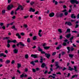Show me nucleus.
Here are the masks:
<instances>
[{"label": "nucleus", "mask_w": 79, "mask_h": 79, "mask_svg": "<svg viewBox=\"0 0 79 79\" xmlns=\"http://www.w3.org/2000/svg\"><path fill=\"white\" fill-rule=\"evenodd\" d=\"M63 45H64V46H66V43H63Z\"/></svg>", "instance_id": "nucleus-36"}, {"label": "nucleus", "mask_w": 79, "mask_h": 79, "mask_svg": "<svg viewBox=\"0 0 79 79\" xmlns=\"http://www.w3.org/2000/svg\"><path fill=\"white\" fill-rule=\"evenodd\" d=\"M31 64H33V66H34L35 65V64H34V61H32L31 62Z\"/></svg>", "instance_id": "nucleus-31"}, {"label": "nucleus", "mask_w": 79, "mask_h": 79, "mask_svg": "<svg viewBox=\"0 0 79 79\" xmlns=\"http://www.w3.org/2000/svg\"><path fill=\"white\" fill-rule=\"evenodd\" d=\"M20 45H21V46H22L23 47H24L25 45L22 42H20L19 43Z\"/></svg>", "instance_id": "nucleus-18"}, {"label": "nucleus", "mask_w": 79, "mask_h": 79, "mask_svg": "<svg viewBox=\"0 0 79 79\" xmlns=\"http://www.w3.org/2000/svg\"><path fill=\"white\" fill-rule=\"evenodd\" d=\"M50 13L49 10H47V11L45 12V13H47V14H48Z\"/></svg>", "instance_id": "nucleus-32"}, {"label": "nucleus", "mask_w": 79, "mask_h": 79, "mask_svg": "<svg viewBox=\"0 0 79 79\" xmlns=\"http://www.w3.org/2000/svg\"><path fill=\"white\" fill-rule=\"evenodd\" d=\"M71 17L72 18H74L75 19L76 18V16L74 15V14H72Z\"/></svg>", "instance_id": "nucleus-19"}, {"label": "nucleus", "mask_w": 79, "mask_h": 79, "mask_svg": "<svg viewBox=\"0 0 79 79\" xmlns=\"http://www.w3.org/2000/svg\"><path fill=\"white\" fill-rule=\"evenodd\" d=\"M48 73V71L46 70L45 71V72L44 73V74H47Z\"/></svg>", "instance_id": "nucleus-58"}, {"label": "nucleus", "mask_w": 79, "mask_h": 79, "mask_svg": "<svg viewBox=\"0 0 79 79\" xmlns=\"http://www.w3.org/2000/svg\"><path fill=\"white\" fill-rule=\"evenodd\" d=\"M58 31L60 32V33H62V31H61V29H58Z\"/></svg>", "instance_id": "nucleus-24"}, {"label": "nucleus", "mask_w": 79, "mask_h": 79, "mask_svg": "<svg viewBox=\"0 0 79 79\" xmlns=\"http://www.w3.org/2000/svg\"><path fill=\"white\" fill-rule=\"evenodd\" d=\"M17 66L18 69H19V68H20L21 67V64H18Z\"/></svg>", "instance_id": "nucleus-12"}, {"label": "nucleus", "mask_w": 79, "mask_h": 79, "mask_svg": "<svg viewBox=\"0 0 79 79\" xmlns=\"http://www.w3.org/2000/svg\"><path fill=\"white\" fill-rule=\"evenodd\" d=\"M70 3L72 4H74V3H76V4H78L79 2L77 1V0H70Z\"/></svg>", "instance_id": "nucleus-1"}, {"label": "nucleus", "mask_w": 79, "mask_h": 79, "mask_svg": "<svg viewBox=\"0 0 79 79\" xmlns=\"http://www.w3.org/2000/svg\"><path fill=\"white\" fill-rule=\"evenodd\" d=\"M74 50V48H73V47H71V51H73V50Z\"/></svg>", "instance_id": "nucleus-38"}, {"label": "nucleus", "mask_w": 79, "mask_h": 79, "mask_svg": "<svg viewBox=\"0 0 79 79\" xmlns=\"http://www.w3.org/2000/svg\"><path fill=\"white\" fill-rule=\"evenodd\" d=\"M16 42V40H14L12 41V42H13V43H15Z\"/></svg>", "instance_id": "nucleus-50"}, {"label": "nucleus", "mask_w": 79, "mask_h": 79, "mask_svg": "<svg viewBox=\"0 0 79 79\" xmlns=\"http://www.w3.org/2000/svg\"><path fill=\"white\" fill-rule=\"evenodd\" d=\"M55 66L56 67V68H55L56 69H57L58 68H59V69H61V67H60V66H59V63L58 62H57L55 63Z\"/></svg>", "instance_id": "nucleus-2"}, {"label": "nucleus", "mask_w": 79, "mask_h": 79, "mask_svg": "<svg viewBox=\"0 0 79 79\" xmlns=\"http://www.w3.org/2000/svg\"><path fill=\"white\" fill-rule=\"evenodd\" d=\"M72 32H74L75 33H77V31H72Z\"/></svg>", "instance_id": "nucleus-60"}, {"label": "nucleus", "mask_w": 79, "mask_h": 79, "mask_svg": "<svg viewBox=\"0 0 79 79\" xmlns=\"http://www.w3.org/2000/svg\"><path fill=\"white\" fill-rule=\"evenodd\" d=\"M28 71V69L27 68H26L25 70V72H27Z\"/></svg>", "instance_id": "nucleus-59"}, {"label": "nucleus", "mask_w": 79, "mask_h": 79, "mask_svg": "<svg viewBox=\"0 0 79 79\" xmlns=\"http://www.w3.org/2000/svg\"><path fill=\"white\" fill-rule=\"evenodd\" d=\"M29 17L28 16H25L24 17V19H26V18H27Z\"/></svg>", "instance_id": "nucleus-52"}, {"label": "nucleus", "mask_w": 79, "mask_h": 79, "mask_svg": "<svg viewBox=\"0 0 79 79\" xmlns=\"http://www.w3.org/2000/svg\"><path fill=\"white\" fill-rule=\"evenodd\" d=\"M78 26H79V25H78L77 24H76L75 27V28H77V27H78Z\"/></svg>", "instance_id": "nucleus-43"}, {"label": "nucleus", "mask_w": 79, "mask_h": 79, "mask_svg": "<svg viewBox=\"0 0 79 79\" xmlns=\"http://www.w3.org/2000/svg\"><path fill=\"white\" fill-rule=\"evenodd\" d=\"M54 15H55V14L53 12H52L49 14L50 17H53Z\"/></svg>", "instance_id": "nucleus-6"}, {"label": "nucleus", "mask_w": 79, "mask_h": 79, "mask_svg": "<svg viewBox=\"0 0 79 79\" xmlns=\"http://www.w3.org/2000/svg\"><path fill=\"white\" fill-rule=\"evenodd\" d=\"M23 26L26 28L27 27V25L26 24H24L23 25Z\"/></svg>", "instance_id": "nucleus-40"}, {"label": "nucleus", "mask_w": 79, "mask_h": 79, "mask_svg": "<svg viewBox=\"0 0 79 79\" xmlns=\"http://www.w3.org/2000/svg\"><path fill=\"white\" fill-rule=\"evenodd\" d=\"M49 48H50V47L45 46L44 47V49H45L46 50H47Z\"/></svg>", "instance_id": "nucleus-20"}, {"label": "nucleus", "mask_w": 79, "mask_h": 79, "mask_svg": "<svg viewBox=\"0 0 79 79\" xmlns=\"http://www.w3.org/2000/svg\"><path fill=\"white\" fill-rule=\"evenodd\" d=\"M16 36H17L18 38H19V39H21V36L19 35V34L18 33H16Z\"/></svg>", "instance_id": "nucleus-9"}, {"label": "nucleus", "mask_w": 79, "mask_h": 79, "mask_svg": "<svg viewBox=\"0 0 79 79\" xmlns=\"http://www.w3.org/2000/svg\"><path fill=\"white\" fill-rule=\"evenodd\" d=\"M15 26H13L12 27V29H15Z\"/></svg>", "instance_id": "nucleus-64"}, {"label": "nucleus", "mask_w": 79, "mask_h": 79, "mask_svg": "<svg viewBox=\"0 0 79 79\" xmlns=\"http://www.w3.org/2000/svg\"><path fill=\"white\" fill-rule=\"evenodd\" d=\"M69 56L70 58H73V54H69Z\"/></svg>", "instance_id": "nucleus-25"}, {"label": "nucleus", "mask_w": 79, "mask_h": 79, "mask_svg": "<svg viewBox=\"0 0 79 79\" xmlns=\"http://www.w3.org/2000/svg\"><path fill=\"white\" fill-rule=\"evenodd\" d=\"M41 53H42V54H45V52L43 51H42L41 52Z\"/></svg>", "instance_id": "nucleus-29"}, {"label": "nucleus", "mask_w": 79, "mask_h": 79, "mask_svg": "<svg viewBox=\"0 0 79 79\" xmlns=\"http://www.w3.org/2000/svg\"><path fill=\"white\" fill-rule=\"evenodd\" d=\"M4 55L3 54V53H1L0 54V57L2 56H3Z\"/></svg>", "instance_id": "nucleus-35"}, {"label": "nucleus", "mask_w": 79, "mask_h": 79, "mask_svg": "<svg viewBox=\"0 0 79 79\" xmlns=\"http://www.w3.org/2000/svg\"><path fill=\"white\" fill-rule=\"evenodd\" d=\"M21 35L24 36L25 35L24 33H23V32L21 33Z\"/></svg>", "instance_id": "nucleus-42"}, {"label": "nucleus", "mask_w": 79, "mask_h": 79, "mask_svg": "<svg viewBox=\"0 0 79 79\" xmlns=\"http://www.w3.org/2000/svg\"><path fill=\"white\" fill-rule=\"evenodd\" d=\"M38 35L40 37H42V35L40 33H38Z\"/></svg>", "instance_id": "nucleus-55"}, {"label": "nucleus", "mask_w": 79, "mask_h": 79, "mask_svg": "<svg viewBox=\"0 0 79 79\" xmlns=\"http://www.w3.org/2000/svg\"><path fill=\"white\" fill-rule=\"evenodd\" d=\"M15 60H13L12 62H11V63L12 64H14V63H15Z\"/></svg>", "instance_id": "nucleus-48"}, {"label": "nucleus", "mask_w": 79, "mask_h": 79, "mask_svg": "<svg viewBox=\"0 0 79 79\" xmlns=\"http://www.w3.org/2000/svg\"><path fill=\"white\" fill-rule=\"evenodd\" d=\"M10 63V60H7L5 62L6 64H9Z\"/></svg>", "instance_id": "nucleus-14"}, {"label": "nucleus", "mask_w": 79, "mask_h": 79, "mask_svg": "<svg viewBox=\"0 0 79 79\" xmlns=\"http://www.w3.org/2000/svg\"><path fill=\"white\" fill-rule=\"evenodd\" d=\"M5 13V10H3L2 11V14H4Z\"/></svg>", "instance_id": "nucleus-41"}, {"label": "nucleus", "mask_w": 79, "mask_h": 79, "mask_svg": "<svg viewBox=\"0 0 79 79\" xmlns=\"http://www.w3.org/2000/svg\"><path fill=\"white\" fill-rule=\"evenodd\" d=\"M10 14L11 15H13V14H14V12H13V11H12L10 13Z\"/></svg>", "instance_id": "nucleus-49"}, {"label": "nucleus", "mask_w": 79, "mask_h": 79, "mask_svg": "<svg viewBox=\"0 0 79 79\" xmlns=\"http://www.w3.org/2000/svg\"><path fill=\"white\" fill-rule=\"evenodd\" d=\"M29 10H35V9H34L32 8H31Z\"/></svg>", "instance_id": "nucleus-57"}, {"label": "nucleus", "mask_w": 79, "mask_h": 79, "mask_svg": "<svg viewBox=\"0 0 79 79\" xmlns=\"http://www.w3.org/2000/svg\"><path fill=\"white\" fill-rule=\"evenodd\" d=\"M37 39V37L36 36H34V37H33V40H35V39Z\"/></svg>", "instance_id": "nucleus-34"}, {"label": "nucleus", "mask_w": 79, "mask_h": 79, "mask_svg": "<svg viewBox=\"0 0 79 79\" xmlns=\"http://www.w3.org/2000/svg\"><path fill=\"white\" fill-rule=\"evenodd\" d=\"M15 47H16V45H15V44H14V45L12 46V48H15Z\"/></svg>", "instance_id": "nucleus-53"}, {"label": "nucleus", "mask_w": 79, "mask_h": 79, "mask_svg": "<svg viewBox=\"0 0 79 79\" xmlns=\"http://www.w3.org/2000/svg\"><path fill=\"white\" fill-rule=\"evenodd\" d=\"M14 53H18V50L17 49H15L13 50Z\"/></svg>", "instance_id": "nucleus-11"}, {"label": "nucleus", "mask_w": 79, "mask_h": 79, "mask_svg": "<svg viewBox=\"0 0 79 79\" xmlns=\"http://www.w3.org/2000/svg\"><path fill=\"white\" fill-rule=\"evenodd\" d=\"M27 42L28 43H29V42H30V38H28L27 39Z\"/></svg>", "instance_id": "nucleus-33"}, {"label": "nucleus", "mask_w": 79, "mask_h": 79, "mask_svg": "<svg viewBox=\"0 0 79 79\" xmlns=\"http://www.w3.org/2000/svg\"><path fill=\"white\" fill-rule=\"evenodd\" d=\"M24 74H22L20 76V77L22 78L24 77Z\"/></svg>", "instance_id": "nucleus-37"}, {"label": "nucleus", "mask_w": 79, "mask_h": 79, "mask_svg": "<svg viewBox=\"0 0 79 79\" xmlns=\"http://www.w3.org/2000/svg\"><path fill=\"white\" fill-rule=\"evenodd\" d=\"M69 68L68 69V70H70V71H73V69H73V68H71V66H69Z\"/></svg>", "instance_id": "nucleus-16"}, {"label": "nucleus", "mask_w": 79, "mask_h": 79, "mask_svg": "<svg viewBox=\"0 0 79 79\" xmlns=\"http://www.w3.org/2000/svg\"><path fill=\"white\" fill-rule=\"evenodd\" d=\"M25 57L26 58H28V55H26L25 56Z\"/></svg>", "instance_id": "nucleus-46"}, {"label": "nucleus", "mask_w": 79, "mask_h": 79, "mask_svg": "<svg viewBox=\"0 0 79 79\" xmlns=\"http://www.w3.org/2000/svg\"><path fill=\"white\" fill-rule=\"evenodd\" d=\"M36 71H39V70L40 69L38 68H36Z\"/></svg>", "instance_id": "nucleus-63"}, {"label": "nucleus", "mask_w": 79, "mask_h": 79, "mask_svg": "<svg viewBox=\"0 0 79 79\" xmlns=\"http://www.w3.org/2000/svg\"><path fill=\"white\" fill-rule=\"evenodd\" d=\"M13 8V5L12 4H10V5H9L7 7V9L10 10H11L12 8Z\"/></svg>", "instance_id": "nucleus-4"}, {"label": "nucleus", "mask_w": 79, "mask_h": 79, "mask_svg": "<svg viewBox=\"0 0 79 79\" xmlns=\"http://www.w3.org/2000/svg\"><path fill=\"white\" fill-rule=\"evenodd\" d=\"M10 47V45L9 44H8L7 45V47H8V48H9Z\"/></svg>", "instance_id": "nucleus-51"}, {"label": "nucleus", "mask_w": 79, "mask_h": 79, "mask_svg": "<svg viewBox=\"0 0 79 79\" xmlns=\"http://www.w3.org/2000/svg\"><path fill=\"white\" fill-rule=\"evenodd\" d=\"M38 50L39 52H42V51H43V50L41 48H40V47H38Z\"/></svg>", "instance_id": "nucleus-13"}, {"label": "nucleus", "mask_w": 79, "mask_h": 79, "mask_svg": "<svg viewBox=\"0 0 79 79\" xmlns=\"http://www.w3.org/2000/svg\"><path fill=\"white\" fill-rule=\"evenodd\" d=\"M59 16L60 17H62L63 16V14L62 13L60 14Z\"/></svg>", "instance_id": "nucleus-28"}, {"label": "nucleus", "mask_w": 79, "mask_h": 79, "mask_svg": "<svg viewBox=\"0 0 79 79\" xmlns=\"http://www.w3.org/2000/svg\"><path fill=\"white\" fill-rule=\"evenodd\" d=\"M31 57H34V58H37V56L36 54H32L31 55Z\"/></svg>", "instance_id": "nucleus-7"}, {"label": "nucleus", "mask_w": 79, "mask_h": 79, "mask_svg": "<svg viewBox=\"0 0 79 79\" xmlns=\"http://www.w3.org/2000/svg\"><path fill=\"white\" fill-rule=\"evenodd\" d=\"M0 25L1 26H2L3 25V23H0Z\"/></svg>", "instance_id": "nucleus-62"}, {"label": "nucleus", "mask_w": 79, "mask_h": 79, "mask_svg": "<svg viewBox=\"0 0 79 79\" xmlns=\"http://www.w3.org/2000/svg\"><path fill=\"white\" fill-rule=\"evenodd\" d=\"M61 54L62 55H64V54H65V52H62Z\"/></svg>", "instance_id": "nucleus-54"}, {"label": "nucleus", "mask_w": 79, "mask_h": 79, "mask_svg": "<svg viewBox=\"0 0 79 79\" xmlns=\"http://www.w3.org/2000/svg\"><path fill=\"white\" fill-rule=\"evenodd\" d=\"M70 35H71V34H69L66 35L67 38H69L70 37Z\"/></svg>", "instance_id": "nucleus-23"}, {"label": "nucleus", "mask_w": 79, "mask_h": 79, "mask_svg": "<svg viewBox=\"0 0 79 79\" xmlns=\"http://www.w3.org/2000/svg\"><path fill=\"white\" fill-rule=\"evenodd\" d=\"M30 12H35V10H29Z\"/></svg>", "instance_id": "nucleus-45"}, {"label": "nucleus", "mask_w": 79, "mask_h": 79, "mask_svg": "<svg viewBox=\"0 0 79 79\" xmlns=\"http://www.w3.org/2000/svg\"><path fill=\"white\" fill-rule=\"evenodd\" d=\"M20 9L22 10H23V9H24L23 7L21 5H19L18 7H17V9L16 10H19V9Z\"/></svg>", "instance_id": "nucleus-3"}, {"label": "nucleus", "mask_w": 79, "mask_h": 79, "mask_svg": "<svg viewBox=\"0 0 79 79\" xmlns=\"http://www.w3.org/2000/svg\"><path fill=\"white\" fill-rule=\"evenodd\" d=\"M17 73H19V74H20L21 73V72H20V71H19V70H17Z\"/></svg>", "instance_id": "nucleus-44"}, {"label": "nucleus", "mask_w": 79, "mask_h": 79, "mask_svg": "<svg viewBox=\"0 0 79 79\" xmlns=\"http://www.w3.org/2000/svg\"><path fill=\"white\" fill-rule=\"evenodd\" d=\"M62 12H64L65 16H67V15H68V12H67L66 10H63Z\"/></svg>", "instance_id": "nucleus-10"}, {"label": "nucleus", "mask_w": 79, "mask_h": 79, "mask_svg": "<svg viewBox=\"0 0 79 79\" xmlns=\"http://www.w3.org/2000/svg\"><path fill=\"white\" fill-rule=\"evenodd\" d=\"M75 77H77V75H73L71 78H70L71 79H73V78H74Z\"/></svg>", "instance_id": "nucleus-15"}, {"label": "nucleus", "mask_w": 79, "mask_h": 79, "mask_svg": "<svg viewBox=\"0 0 79 79\" xmlns=\"http://www.w3.org/2000/svg\"><path fill=\"white\" fill-rule=\"evenodd\" d=\"M45 56H46V57H47V58H50V54L46 53H45Z\"/></svg>", "instance_id": "nucleus-5"}, {"label": "nucleus", "mask_w": 79, "mask_h": 79, "mask_svg": "<svg viewBox=\"0 0 79 79\" xmlns=\"http://www.w3.org/2000/svg\"><path fill=\"white\" fill-rule=\"evenodd\" d=\"M60 39H62L63 38V36L61 35H60Z\"/></svg>", "instance_id": "nucleus-47"}, {"label": "nucleus", "mask_w": 79, "mask_h": 79, "mask_svg": "<svg viewBox=\"0 0 79 79\" xmlns=\"http://www.w3.org/2000/svg\"><path fill=\"white\" fill-rule=\"evenodd\" d=\"M11 0H8V3H10L11 2Z\"/></svg>", "instance_id": "nucleus-61"}, {"label": "nucleus", "mask_w": 79, "mask_h": 79, "mask_svg": "<svg viewBox=\"0 0 79 79\" xmlns=\"http://www.w3.org/2000/svg\"><path fill=\"white\" fill-rule=\"evenodd\" d=\"M67 24V25H69V26H72V24L70 22H66L65 24Z\"/></svg>", "instance_id": "nucleus-8"}, {"label": "nucleus", "mask_w": 79, "mask_h": 79, "mask_svg": "<svg viewBox=\"0 0 79 79\" xmlns=\"http://www.w3.org/2000/svg\"><path fill=\"white\" fill-rule=\"evenodd\" d=\"M32 71L34 73H35L36 72V70L34 69H32Z\"/></svg>", "instance_id": "nucleus-30"}, {"label": "nucleus", "mask_w": 79, "mask_h": 79, "mask_svg": "<svg viewBox=\"0 0 79 79\" xmlns=\"http://www.w3.org/2000/svg\"><path fill=\"white\" fill-rule=\"evenodd\" d=\"M70 30L69 29H68L65 32V33H66L67 32H70Z\"/></svg>", "instance_id": "nucleus-21"}, {"label": "nucleus", "mask_w": 79, "mask_h": 79, "mask_svg": "<svg viewBox=\"0 0 79 79\" xmlns=\"http://www.w3.org/2000/svg\"><path fill=\"white\" fill-rule=\"evenodd\" d=\"M74 69L75 71H77V66H74Z\"/></svg>", "instance_id": "nucleus-22"}, {"label": "nucleus", "mask_w": 79, "mask_h": 79, "mask_svg": "<svg viewBox=\"0 0 79 79\" xmlns=\"http://www.w3.org/2000/svg\"><path fill=\"white\" fill-rule=\"evenodd\" d=\"M34 2H31L30 3V5H34Z\"/></svg>", "instance_id": "nucleus-27"}, {"label": "nucleus", "mask_w": 79, "mask_h": 79, "mask_svg": "<svg viewBox=\"0 0 79 79\" xmlns=\"http://www.w3.org/2000/svg\"><path fill=\"white\" fill-rule=\"evenodd\" d=\"M45 66V64L44 63H42L41 65V68H44Z\"/></svg>", "instance_id": "nucleus-17"}, {"label": "nucleus", "mask_w": 79, "mask_h": 79, "mask_svg": "<svg viewBox=\"0 0 79 79\" xmlns=\"http://www.w3.org/2000/svg\"><path fill=\"white\" fill-rule=\"evenodd\" d=\"M7 42L8 44H9V43H10V42H12V41H11L10 40H8Z\"/></svg>", "instance_id": "nucleus-26"}, {"label": "nucleus", "mask_w": 79, "mask_h": 79, "mask_svg": "<svg viewBox=\"0 0 79 79\" xmlns=\"http://www.w3.org/2000/svg\"><path fill=\"white\" fill-rule=\"evenodd\" d=\"M56 54V52H54L52 54V55H53V56H54V55H55Z\"/></svg>", "instance_id": "nucleus-56"}, {"label": "nucleus", "mask_w": 79, "mask_h": 79, "mask_svg": "<svg viewBox=\"0 0 79 79\" xmlns=\"http://www.w3.org/2000/svg\"><path fill=\"white\" fill-rule=\"evenodd\" d=\"M56 74H59L60 75H61V73L60 72L56 73Z\"/></svg>", "instance_id": "nucleus-39"}]
</instances>
